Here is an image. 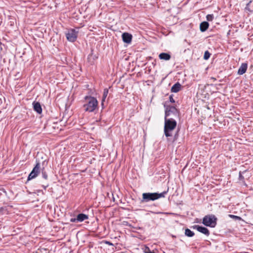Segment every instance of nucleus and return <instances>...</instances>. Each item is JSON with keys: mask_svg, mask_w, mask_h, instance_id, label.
<instances>
[{"mask_svg": "<svg viewBox=\"0 0 253 253\" xmlns=\"http://www.w3.org/2000/svg\"><path fill=\"white\" fill-rule=\"evenodd\" d=\"M177 123L173 118H165L164 133L166 137L172 135V132L176 126Z\"/></svg>", "mask_w": 253, "mask_h": 253, "instance_id": "obj_1", "label": "nucleus"}, {"mask_svg": "<svg viewBox=\"0 0 253 253\" xmlns=\"http://www.w3.org/2000/svg\"><path fill=\"white\" fill-rule=\"evenodd\" d=\"M168 191H164L161 193H144L142 194V199L141 201V203H147L151 201H155L161 198L165 197V195L167 193Z\"/></svg>", "mask_w": 253, "mask_h": 253, "instance_id": "obj_2", "label": "nucleus"}, {"mask_svg": "<svg viewBox=\"0 0 253 253\" xmlns=\"http://www.w3.org/2000/svg\"><path fill=\"white\" fill-rule=\"evenodd\" d=\"M86 103L84 105V110L89 112H93L98 105L97 99L91 96H85Z\"/></svg>", "mask_w": 253, "mask_h": 253, "instance_id": "obj_3", "label": "nucleus"}, {"mask_svg": "<svg viewBox=\"0 0 253 253\" xmlns=\"http://www.w3.org/2000/svg\"><path fill=\"white\" fill-rule=\"evenodd\" d=\"M217 218L213 214L206 215L203 219V223L211 227H214L216 225Z\"/></svg>", "mask_w": 253, "mask_h": 253, "instance_id": "obj_4", "label": "nucleus"}, {"mask_svg": "<svg viewBox=\"0 0 253 253\" xmlns=\"http://www.w3.org/2000/svg\"><path fill=\"white\" fill-rule=\"evenodd\" d=\"M78 33L75 29H69L66 33V38L69 42H74L77 38Z\"/></svg>", "mask_w": 253, "mask_h": 253, "instance_id": "obj_5", "label": "nucleus"}, {"mask_svg": "<svg viewBox=\"0 0 253 253\" xmlns=\"http://www.w3.org/2000/svg\"><path fill=\"white\" fill-rule=\"evenodd\" d=\"M41 165L39 162H37L32 171L29 174L28 180H30L36 178L40 172Z\"/></svg>", "mask_w": 253, "mask_h": 253, "instance_id": "obj_6", "label": "nucleus"}, {"mask_svg": "<svg viewBox=\"0 0 253 253\" xmlns=\"http://www.w3.org/2000/svg\"><path fill=\"white\" fill-rule=\"evenodd\" d=\"M178 112L177 109L173 106H167L165 110V118H168L170 115L177 116L178 115Z\"/></svg>", "mask_w": 253, "mask_h": 253, "instance_id": "obj_7", "label": "nucleus"}, {"mask_svg": "<svg viewBox=\"0 0 253 253\" xmlns=\"http://www.w3.org/2000/svg\"><path fill=\"white\" fill-rule=\"evenodd\" d=\"M122 39L124 42L129 43L132 40V35L128 33H124L122 34Z\"/></svg>", "mask_w": 253, "mask_h": 253, "instance_id": "obj_8", "label": "nucleus"}, {"mask_svg": "<svg viewBox=\"0 0 253 253\" xmlns=\"http://www.w3.org/2000/svg\"><path fill=\"white\" fill-rule=\"evenodd\" d=\"M194 228L196 229L199 232H201L207 236H209L210 234L209 230L205 227L201 226L200 225H195Z\"/></svg>", "mask_w": 253, "mask_h": 253, "instance_id": "obj_9", "label": "nucleus"}, {"mask_svg": "<svg viewBox=\"0 0 253 253\" xmlns=\"http://www.w3.org/2000/svg\"><path fill=\"white\" fill-rule=\"evenodd\" d=\"M34 110L38 114H41L42 109L40 103L38 102L34 101L33 103Z\"/></svg>", "mask_w": 253, "mask_h": 253, "instance_id": "obj_10", "label": "nucleus"}, {"mask_svg": "<svg viewBox=\"0 0 253 253\" xmlns=\"http://www.w3.org/2000/svg\"><path fill=\"white\" fill-rule=\"evenodd\" d=\"M247 67L248 64L247 63H242L238 71V74L240 75L244 74L246 72Z\"/></svg>", "mask_w": 253, "mask_h": 253, "instance_id": "obj_11", "label": "nucleus"}, {"mask_svg": "<svg viewBox=\"0 0 253 253\" xmlns=\"http://www.w3.org/2000/svg\"><path fill=\"white\" fill-rule=\"evenodd\" d=\"M159 57L162 60H169L170 59L171 56L168 53L163 52L159 54Z\"/></svg>", "mask_w": 253, "mask_h": 253, "instance_id": "obj_12", "label": "nucleus"}, {"mask_svg": "<svg viewBox=\"0 0 253 253\" xmlns=\"http://www.w3.org/2000/svg\"><path fill=\"white\" fill-rule=\"evenodd\" d=\"M88 218V215L84 213H80L77 216V220L78 222H82Z\"/></svg>", "mask_w": 253, "mask_h": 253, "instance_id": "obj_13", "label": "nucleus"}, {"mask_svg": "<svg viewBox=\"0 0 253 253\" xmlns=\"http://www.w3.org/2000/svg\"><path fill=\"white\" fill-rule=\"evenodd\" d=\"M181 87V85L179 83H176L172 86L171 91L174 93L177 92L180 90Z\"/></svg>", "mask_w": 253, "mask_h": 253, "instance_id": "obj_14", "label": "nucleus"}, {"mask_svg": "<svg viewBox=\"0 0 253 253\" xmlns=\"http://www.w3.org/2000/svg\"><path fill=\"white\" fill-rule=\"evenodd\" d=\"M209 26V24L208 22L206 21L202 22L200 25V29L201 31L203 32L206 31L208 29Z\"/></svg>", "mask_w": 253, "mask_h": 253, "instance_id": "obj_15", "label": "nucleus"}, {"mask_svg": "<svg viewBox=\"0 0 253 253\" xmlns=\"http://www.w3.org/2000/svg\"><path fill=\"white\" fill-rule=\"evenodd\" d=\"M185 235L187 237H192L194 235V233L189 229L187 228L185 230Z\"/></svg>", "mask_w": 253, "mask_h": 253, "instance_id": "obj_16", "label": "nucleus"}, {"mask_svg": "<svg viewBox=\"0 0 253 253\" xmlns=\"http://www.w3.org/2000/svg\"><path fill=\"white\" fill-rule=\"evenodd\" d=\"M108 89L107 88H105L104 89L103 97H102V105H103V102H104V101H105V99L108 95Z\"/></svg>", "mask_w": 253, "mask_h": 253, "instance_id": "obj_17", "label": "nucleus"}, {"mask_svg": "<svg viewBox=\"0 0 253 253\" xmlns=\"http://www.w3.org/2000/svg\"><path fill=\"white\" fill-rule=\"evenodd\" d=\"M252 2V0H250L247 4H246V6L245 7V9L246 11H249L250 12H253V10L251 9L250 8V4H251V3Z\"/></svg>", "mask_w": 253, "mask_h": 253, "instance_id": "obj_18", "label": "nucleus"}, {"mask_svg": "<svg viewBox=\"0 0 253 253\" xmlns=\"http://www.w3.org/2000/svg\"><path fill=\"white\" fill-rule=\"evenodd\" d=\"M206 18L208 21H211L214 18V16L213 14H208L207 15Z\"/></svg>", "mask_w": 253, "mask_h": 253, "instance_id": "obj_19", "label": "nucleus"}, {"mask_svg": "<svg viewBox=\"0 0 253 253\" xmlns=\"http://www.w3.org/2000/svg\"><path fill=\"white\" fill-rule=\"evenodd\" d=\"M211 54L209 53L208 51H205L204 53V58L205 60H208L210 57Z\"/></svg>", "mask_w": 253, "mask_h": 253, "instance_id": "obj_20", "label": "nucleus"}, {"mask_svg": "<svg viewBox=\"0 0 253 253\" xmlns=\"http://www.w3.org/2000/svg\"><path fill=\"white\" fill-rule=\"evenodd\" d=\"M42 176L43 178L46 180L48 178L47 174L46 173V172L43 169L42 170Z\"/></svg>", "mask_w": 253, "mask_h": 253, "instance_id": "obj_21", "label": "nucleus"}, {"mask_svg": "<svg viewBox=\"0 0 253 253\" xmlns=\"http://www.w3.org/2000/svg\"><path fill=\"white\" fill-rule=\"evenodd\" d=\"M229 216L231 218L236 219V220H237V219L241 220V218L240 217L236 216V215H232V214H229Z\"/></svg>", "mask_w": 253, "mask_h": 253, "instance_id": "obj_22", "label": "nucleus"}, {"mask_svg": "<svg viewBox=\"0 0 253 253\" xmlns=\"http://www.w3.org/2000/svg\"><path fill=\"white\" fill-rule=\"evenodd\" d=\"M145 253H155L154 252H152L150 251V249L148 247H146L144 250Z\"/></svg>", "mask_w": 253, "mask_h": 253, "instance_id": "obj_23", "label": "nucleus"}, {"mask_svg": "<svg viewBox=\"0 0 253 253\" xmlns=\"http://www.w3.org/2000/svg\"><path fill=\"white\" fill-rule=\"evenodd\" d=\"M70 221L72 222H78V220H77V217L71 218Z\"/></svg>", "mask_w": 253, "mask_h": 253, "instance_id": "obj_24", "label": "nucleus"}, {"mask_svg": "<svg viewBox=\"0 0 253 253\" xmlns=\"http://www.w3.org/2000/svg\"><path fill=\"white\" fill-rule=\"evenodd\" d=\"M169 101L172 103H174L175 102V101H174V99L173 98V97H172V96H170Z\"/></svg>", "mask_w": 253, "mask_h": 253, "instance_id": "obj_25", "label": "nucleus"}, {"mask_svg": "<svg viewBox=\"0 0 253 253\" xmlns=\"http://www.w3.org/2000/svg\"><path fill=\"white\" fill-rule=\"evenodd\" d=\"M42 186L43 187L44 189H46V188L48 186V184L47 183L46 184H43Z\"/></svg>", "mask_w": 253, "mask_h": 253, "instance_id": "obj_26", "label": "nucleus"}, {"mask_svg": "<svg viewBox=\"0 0 253 253\" xmlns=\"http://www.w3.org/2000/svg\"><path fill=\"white\" fill-rule=\"evenodd\" d=\"M106 243L107 244H108V245H113V244H112V243H110V242H109V241H106Z\"/></svg>", "mask_w": 253, "mask_h": 253, "instance_id": "obj_27", "label": "nucleus"}]
</instances>
